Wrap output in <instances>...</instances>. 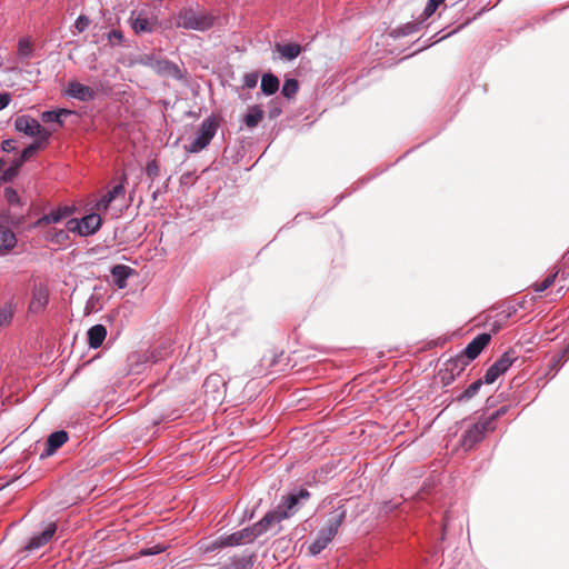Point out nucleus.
I'll return each mask as SVG.
<instances>
[{"instance_id": "f257e3e1", "label": "nucleus", "mask_w": 569, "mask_h": 569, "mask_svg": "<svg viewBox=\"0 0 569 569\" xmlns=\"http://www.w3.org/2000/svg\"><path fill=\"white\" fill-rule=\"evenodd\" d=\"M214 23V17L202 9L183 8L177 18V27L188 30L207 31Z\"/></svg>"}, {"instance_id": "f03ea898", "label": "nucleus", "mask_w": 569, "mask_h": 569, "mask_svg": "<svg viewBox=\"0 0 569 569\" xmlns=\"http://www.w3.org/2000/svg\"><path fill=\"white\" fill-rule=\"evenodd\" d=\"M345 518H346L345 510H340V511L337 510L331 513L326 527H323L321 530H319L317 538L309 546V552L312 556L320 553L332 541V539L336 537L340 526L342 525Z\"/></svg>"}, {"instance_id": "7ed1b4c3", "label": "nucleus", "mask_w": 569, "mask_h": 569, "mask_svg": "<svg viewBox=\"0 0 569 569\" xmlns=\"http://www.w3.org/2000/svg\"><path fill=\"white\" fill-rule=\"evenodd\" d=\"M490 340L491 336L489 333L478 335L467 345L461 355L449 361L450 370H457V373H460L470 361L475 360L481 353Z\"/></svg>"}, {"instance_id": "20e7f679", "label": "nucleus", "mask_w": 569, "mask_h": 569, "mask_svg": "<svg viewBox=\"0 0 569 569\" xmlns=\"http://www.w3.org/2000/svg\"><path fill=\"white\" fill-rule=\"evenodd\" d=\"M218 127L219 123L216 118L208 117L204 119L196 132L194 140L188 147H186V150L190 153H198L206 149L216 136Z\"/></svg>"}, {"instance_id": "39448f33", "label": "nucleus", "mask_w": 569, "mask_h": 569, "mask_svg": "<svg viewBox=\"0 0 569 569\" xmlns=\"http://www.w3.org/2000/svg\"><path fill=\"white\" fill-rule=\"evenodd\" d=\"M101 218L98 213H90L81 219L71 218L67 221V230L81 237L96 233L101 227Z\"/></svg>"}, {"instance_id": "423d86ee", "label": "nucleus", "mask_w": 569, "mask_h": 569, "mask_svg": "<svg viewBox=\"0 0 569 569\" xmlns=\"http://www.w3.org/2000/svg\"><path fill=\"white\" fill-rule=\"evenodd\" d=\"M17 131L29 137H36V140H49L51 132L40 124L38 120L30 116H20L14 121Z\"/></svg>"}, {"instance_id": "0eeeda50", "label": "nucleus", "mask_w": 569, "mask_h": 569, "mask_svg": "<svg viewBox=\"0 0 569 569\" xmlns=\"http://www.w3.org/2000/svg\"><path fill=\"white\" fill-rule=\"evenodd\" d=\"M517 358L513 352H505L493 365H491L485 373V382L493 383L501 375H503L515 362Z\"/></svg>"}, {"instance_id": "6e6552de", "label": "nucleus", "mask_w": 569, "mask_h": 569, "mask_svg": "<svg viewBox=\"0 0 569 569\" xmlns=\"http://www.w3.org/2000/svg\"><path fill=\"white\" fill-rule=\"evenodd\" d=\"M493 429L495 426H491V420H483L472 425L463 435V447L468 449L472 448L483 439L486 432L492 431Z\"/></svg>"}, {"instance_id": "1a4fd4ad", "label": "nucleus", "mask_w": 569, "mask_h": 569, "mask_svg": "<svg viewBox=\"0 0 569 569\" xmlns=\"http://www.w3.org/2000/svg\"><path fill=\"white\" fill-rule=\"evenodd\" d=\"M259 537L256 528L253 526L247 527L239 531H236L226 537H221L219 546L221 547H232L244 543L253 542Z\"/></svg>"}, {"instance_id": "9d476101", "label": "nucleus", "mask_w": 569, "mask_h": 569, "mask_svg": "<svg viewBox=\"0 0 569 569\" xmlns=\"http://www.w3.org/2000/svg\"><path fill=\"white\" fill-rule=\"evenodd\" d=\"M309 497L310 492L307 489H300L298 492L284 497L277 509L280 513L284 512L289 518L297 511L300 500H307Z\"/></svg>"}, {"instance_id": "9b49d317", "label": "nucleus", "mask_w": 569, "mask_h": 569, "mask_svg": "<svg viewBox=\"0 0 569 569\" xmlns=\"http://www.w3.org/2000/svg\"><path fill=\"white\" fill-rule=\"evenodd\" d=\"M287 519V515L280 513L278 509L267 512L257 523L253 525L259 537L267 532L273 525Z\"/></svg>"}, {"instance_id": "f8f14e48", "label": "nucleus", "mask_w": 569, "mask_h": 569, "mask_svg": "<svg viewBox=\"0 0 569 569\" xmlns=\"http://www.w3.org/2000/svg\"><path fill=\"white\" fill-rule=\"evenodd\" d=\"M67 93L82 102L91 101L96 98V91L89 86L82 84L78 81H71L68 86Z\"/></svg>"}, {"instance_id": "ddd939ff", "label": "nucleus", "mask_w": 569, "mask_h": 569, "mask_svg": "<svg viewBox=\"0 0 569 569\" xmlns=\"http://www.w3.org/2000/svg\"><path fill=\"white\" fill-rule=\"evenodd\" d=\"M57 530V525L54 522H50L46 529L39 533L34 535L29 542L26 545V550H34L47 545L53 537Z\"/></svg>"}, {"instance_id": "4468645a", "label": "nucleus", "mask_w": 569, "mask_h": 569, "mask_svg": "<svg viewBox=\"0 0 569 569\" xmlns=\"http://www.w3.org/2000/svg\"><path fill=\"white\" fill-rule=\"evenodd\" d=\"M69 439L68 432L58 430L52 432L46 442V449L41 453V458L52 456L60 447H62Z\"/></svg>"}, {"instance_id": "2eb2a0df", "label": "nucleus", "mask_w": 569, "mask_h": 569, "mask_svg": "<svg viewBox=\"0 0 569 569\" xmlns=\"http://www.w3.org/2000/svg\"><path fill=\"white\" fill-rule=\"evenodd\" d=\"M126 193L123 183L116 184L111 190H109L96 204L98 211L107 210L112 201L117 198H123Z\"/></svg>"}, {"instance_id": "dca6fc26", "label": "nucleus", "mask_w": 569, "mask_h": 569, "mask_svg": "<svg viewBox=\"0 0 569 569\" xmlns=\"http://www.w3.org/2000/svg\"><path fill=\"white\" fill-rule=\"evenodd\" d=\"M72 213V209L69 207H60L51 210L49 213L43 214L38 221L37 226L57 223L68 218Z\"/></svg>"}, {"instance_id": "f3484780", "label": "nucleus", "mask_w": 569, "mask_h": 569, "mask_svg": "<svg viewBox=\"0 0 569 569\" xmlns=\"http://www.w3.org/2000/svg\"><path fill=\"white\" fill-rule=\"evenodd\" d=\"M16 244L17 238L14 232L6 226H0V254L8 253Z\"/></svg>"}, {"instance_id": "a211bd4d", "label": "nucleus", "mask_w": 569, "mask_h": 569, "mask_svg": "<svg viewBox=\"0 0 569 569\" xmlns=\"http://www.w3.org/2000/svg\"><path fill=\"white\" fill-rule=\"evenodd\" d=\"M133 273V269L126 264H116L111 269V274L114 280V284L119 289L127 287L128 278Z\"/></svg>"}, {"instance_id": "6ab92c4d", "label": "nucleus", "mask_w": 569, "mask_h": 569, "mask_svg": "<svg viewBox=\"0 0 569 569\" xmlns=\"http://www.w3.org/2000/svg\"><path fill=\"white\" fill-rule=\"evenodd\" d=\"M107 336V329L102 325H94L88 330V342L93 349L99 348Z\"/></svg>"}, {"instance_id": "aec40b11", "label": "nucleus", "mask_w": 569, "mask_h": 569, "mask_svg": "<svg viewBox=\"0 0 569 569\" xmlns=\"http://www.w3.org/2000/svg\"><path fill=\"white\" fill-rule=\"evenodd\" d=\"M49 301L48 291L44 288H37L33 291L32 300L30 303V310L33 312H38L42 310Z\"/></svg>"}, {"instance_id": "412c9836", "label": "nucleus", "mask_w": 569, "mask_h": 569, "mask_svg": "<svg viewBox=\"0 0 569 569\" xmlns=\"http://www.w3.org/2000/svg\"><path fill=\"white\" fill-rule=\"evenodd\" d=\"M153 69L160 74L172 76L176 78L180 77L179 67L166 59H159V61H156Z\"/></svg>"}, {"instance_id": "4be33fe9", "label": "nucleus", "mask_w": 569, "mask_h": 569, "mask_svg": "<svg viewBox=\"0 0 569 569\" xmlns=\"http://www.w3.org/2000/svg\"><path fill=\"white\" fill-rule=\"evenodd\" d=\"M263 119V110L259 106H252L249 108L247 114L243 118V122L250 129L256 128L259 122Z\"/></svg>"}, {"instance_id": "5701e85b", "label": "nucleus", "mask_w": 569, "mask_h": 569, "mask_svg": "<svg viewBox=\"0 0 569 569\" xmlns=\"http://www.w3.org/2000/svg\"><path fill=\"white\" fill-rule=\"evenodd\" d=\"M277 51L281 54L282 58L287 60H293L301 53V46L298 43H288L276 46Z\"/></svg>"}, {"instance_id": "b1692460", "label": "nucleus", "mask_w": 569, "mask_h": 569, "mask_svg": "<svg viewBox=\"0 0 569 569\" xmlns=\"http://www.w3.org/2000/svg\"><path fill=\"white\" fill-rule=\"evenodd\" d=\"M279 89V79L272 73H266L261 79V90L264 94L271 96Z\"/></svg>"}, {"instance_id": "393cba45", "label": "nucleus", "mask_w": 569, "mask_h": 569, "mask_svg": "<svg viewBox=\"0 0 569 569\" xmlns=\"http://www.w3.org/2000/svg\"><path fill=\"white\" fill-rule=\"evenodd\" d=\"M71 114L70 110L59 109L58 111H43L41 113V120L46 123L57 122L60 126L63 123V118Z\"/></svg>"}, {"instance_id": "a878e982", "label": "nucleus", "mask_w": 569, "mask_h": 569, "mask_svg": "<svg viewBox=\"0 0 569 569\" xmlns=\"http://www.w3.org/2000/svg\"><path fill=\"white\" fill-rule=\"evenodd\" d=\"M131 27L136 33L141 32H151L152 23L149 21L147 17L138 16L136 18L131 17Z\"/></svg>"}, {"instance_id": "bb28decb", "label": "nucleus", "mask_w": 569, "mask_h": 569, "mask_svg": "<svg viewBox=\"0 0 569 569\" xmlns=\"http://www.w3.org/2000/svg\"><path fill=\"white\" fill-rule=\"evenodd\" d=\"M252 557H238L232 558L229 563L224 565L221 569H250L252 567Z\"/></svg>"}, {"instance_id": "cd10ccee", "label": "nucleus", "mask_w": 569, "mask_h": 569, "mask_svg": "<svg viewBox=\"0 0 569 569\" xmlns=\"http://www.w3.org/2000/svg\"><path fill=\"white\" fill-rule=\"evenodd\" d=\"M421 23H422L421 21L407 22L403 26L395 29L392 31V34L396 38L412 34L419 30V27Z\"/></svg>"}, {"instance_id": "c85d7f7f", "label": "nucleus", "mask_w": 569, "mask_h": 569, "mask_svg": "<svg viewBox=\"0 0 569 569\" xmlns=\"http://www.w3.org/2000/svg\"><path fill=\"white\" fill-rule=\"evenodd\" d=\"M482 386V380L478 379L475 382H472L462 393H460L456 400L458 402H465L473 398L480 390Z\"/></svg>"}, {"instance_id": "c756f323", "label": "nucleus", "mask_w": 569, "mask_h": 569, "mask_svg": "<svg viewBox=\"0 0 569 569\" xmlns=\"http://www.w3.org/2000/svg\"><path fill=\"white\" fill-rule=\"evenodd\" d=\"M14 315V306L11 302H7L0 309V327H7L11 323Z\"/></svg>"}, {"instance_id": "7c9ffc66", "label": "nucleus", "mask_w": 569, "mask_h": 569, "mask_svg": "<svg viewBox=\"0 0 569 569\" xmlns=\"http://www.w3.org/2000/svg\"><path fill=\"white\" fill-rule=\"evenodd\" d=\"M48 140H36L27 148L23 149L21 153V161L29 160L39 149L43 148L47 144Z\"/></svg>"}, {"instance_id": "2f4dec72", "label": "nucleus", "mask_w": 569, "mask_h": 569, "mask_svg": "<svg viewBox=\"0 0 569 569\" xmlns=\"http://www.w3.org/2000/svg\"><path fill=\"white\" fill-rule=\"evenodd\" d=\"M299 89V83L296 79H287L282 86V94L290 99L296 96Z\"/></svg>"}, {"instance_id": "473e14b6", "label": "nucleus", "mask_w": 569, "mask_h": 569, "mask_svg": "<svg viewBox=\"0 0 569 569\" xmlns=\"http://www.w3.org/2000/svg\"><path fill=\"white\" fill-rule=\"evenodd\" d=\"M18 53L23 58H30L32 54V46L28 38H22L18 43Z\"/></svg>"}, {"instance_id": "72a5a7b5", "label": "nucleus", "mask_w": 569, "mask_h": 569, "mask_svg": "<svg viewBox=\"0 0 569 569\" xmlns=\"http://www.w3.org/2000/svg\"><path fill=\"white\" fill-rule=\"evenodd\" d=\"M439 4L440 3L437 2L436 0H429L427 2V6L425 7L422 13H421L420 21L423 22L425 20L430 18L436 12V10L438 9Z\"/></svg>"}, {"instance_id": "f704fd0d", "label": "nucleus", "mask_w": 569, "mask_h": 569, "mask_svg": "<svg viewBox=\"0 0 569 569\" xmlns=\"http://www.w3.org/2000/svg\"><path fill=\"white\" fill-rule=\"evenodd\" d=\"M556 277H557V272L553 274L547 276L541 282L536 283L533 286L535 291L542 292V291L547 290L548 288H550L553 284Z\"/></svg>"}, {"instance_id": "c9c22d12", "label": "nucleus", "mask_w": 569, "mask_h": 569, "mask_svg": "<svg viewBox=\"0 0 569 569\" xmlns=\"http://www.w3.org/2000/svg\"><path fill=\"white\" fill-rule=\"evenodd\" d=\"M107 40L111 46H120L123 42V33L113 29L107 33Z\"/></svg>"}, {"instance_id": "e433bc0d", "label": "nucleus", "mask_w": 569, "mask_h": 569, "mask_svg": "<svg viewBox=\"0 0 569 569\" xmlns=\"http://www.w3.org/2000/svg\"><path fill=\"white\" fill-rule=\"evenodd\" d=\"M259 79L258 72H249L243 77V87L247 89H252L257 86Z\"/></svg>"}, {"instance_id": "4c0bfd02", "label": "nucleus", "mask_w": 569, "mask_h": 569, "mask_svg": "<svg viewBox=\"0 0 569 569\" xmlns=\"http://www.w3.org/2000/svg\"><path fill=\"white\" fill-rule=\"evenodd\" d=\"M90 24V19L87 16H79L74 22V29L78 33L83 32Z\"/></svg>"}, {"instance_id": "58836bf2", "label": "nucleus", "mask_w": 569, "mask_h": 569, "mask_svg": "<svg viewBox=\"0 0 569 569\" xmlns=\"http://www.w3.org/2000/svg\"><path fill=\"white\" fill-rule=\"evenodd\" d=\"M159 166L156 160H151L146 166V173L150 179H154L159 174Z\"/></svg>"}, {"instance_id": "ea45409f", "label": "nucleus", "mask_w": 569, "mask_h": 569, "mask_svg": "<svg viewBox=\"0 0 569 569\" xmlns=\"http://www.w3.org/2000/svg\"><path fill=\"white\" fill-rule=\"evenodd\" d=\"M4 198L10 204H17L19 202V196L11 187L4 189Z\"/></svg>"}, {"instance_id": "a19ab883", "label": "nucleus", "mask_w": 569, "mask_h": 569, "mask_svg": "<svg viewBox=\"0 0 569 569\" xmlns=\"http://www.w3.org/2000/svg\"><path fill=\"white\" fill-rule=\"evenodd\" d=\"M138 61H139V63H141L143 66H148L153 69L156 61H159V59L156 58L153 54L146 53V54L140 56Z\"/></svg>"}, {"instance_id": "79ce46f5", "label": "nucleus", "mask_w": 569, "mask_h": 569, "mask_svg": "<svg viewBox=\"0 0 569 569\" xmlns=\"http://www.w3.org/2000/svg\"><path fill=\"white\" fill-rule=\"evenodd\" d=\"M17 173V169L13 168V167H10L6 170L2 169L1 173H0V180L7 182V181H10L13 179V177L16 176Z\"/></svg>"}, {"instance_id": "37998d69", "label": "nucleus", "mask_w": 569, "mask_h": 569, "mask_svg": "<svg viewBox=\"0 0 569 569\" xmlns=\"http://www.w3.org/2000/svg\"><path fill=\"white\" fill-rule=\"evenodd\" d=\"M11 94L9 92L0 93V110H3L11 102Z\"/></svg>"}, {"instance_id": "c03bdc74", "label": "nucleus", "mask_w": 569, "mask_h": 569, "mask_svg": "<svg viewBox=\"0 0 569 569\" xmlns=\"http://www.w3.org/2000/svg\"><path fill=\"white\" fill-rule=\"evenodd\" d=\"M507 411L508 407L503 406L500 409H498L495 413H492L487 420H491V426H493L495 420L505 415Z\"/></svg>"}, {"instance_id": "a18cd8bd", "label": "nucleus", "mask_w": 569, "mask_h": 569, "mask_svg": "<svg viewBox=\"0 0 569 569\" xmlns=\"http://www.w3.org/2000/svg\"><path fill=\"white\" fill-rule=\"evenodd\" d=\"M220 382H221V378H220V376H218V375H210V376L207 378V380H206V382H204V386H209L210 383L218 385V383H220Z\"/></svg>"}, {"instance_id": "49530a36", "label": "nucleus", "mask_w": 569, "mask_h": 569, "mask_svg": "<svg viewBox=\"0 0 569 569\" xmlns=\"http://www.w3.org/2000/svg\"><path fill=\"white\" fill-rule=\"evenodd\" d=\"M14 148V140H4L2 142V149L7 152L11 151Z\"/></svg>"}, {"instance_id": "de8ad7c7", "label": "nucleus", "mask_w": 569, "mask_h": 569, "mask_svg": "<svg viewBox=\"0 0 569 569\" xmlns=\"http://www.w3.org/2000/svg\"><path fill=\"white\" fill-rule=\"evenodd\" d=\"M56 237H57V242H60L62 240H66L68 238V234L64 230H60L59 232L56 233Z\"/></svg>"}, {"instance_id": "09e8293b", "label": "nucleus", "mask_w": 569, "mask_h": 569, "mask_svg": "<svg viewBox=\"0 0 569 569\" xmlns=\"http://www.w3.org/2000/svg\"><path fill=\"white\" fill-rule=\"evenodd\" d=\"M436 1L439 2V3H442L445 0H436Z\"/></svg>"}, {"instance_id": "8fccbe9b", "label": "nucleus", "mask_w": 569, "mask_h": 569, "mask_svg": "<svg viewBox=\"0 0 569 569\" xmlns=\"http://www.w3.org/2000/svg\"><path fill=\"white\" fill-rule=\"evenodd\" d=\"M3 486H0V489L2 488Z\"/></svg>"}]
</instances>
